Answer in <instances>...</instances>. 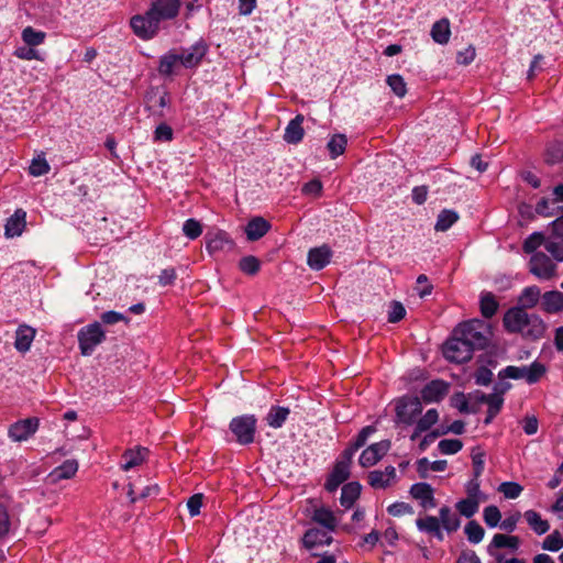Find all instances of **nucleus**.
Listing matches in <instances>:
<instances>
[{
  "mask_svg": "<svg viewBox=\"0 0 563 563\" xmlns=\"http://www.w3.org/2000/svg\"><path fill=\"white\" fill-rule=\"evenodd\" d=\"M454 331L455 335H460L474 350L484 349L488 344L487 325L482 320L473 319L462 322Z\"/></svg>",
  "mask_w": 563,
  "mask_h": 563,
  "instance_id": "obj_1",
  "label": "nucleus"
},
{
  "mask_svg": "<svg viewBox=\"0 0 563 563\" xmlns=\"http://www.w3.org/2000/svg\"><path fill=\"white\" fill-rule=\"evenodd\" d=\"M229 428L239 444L249 445L255 440L257 419L254 415H242L233 418Z\"/></svg>",
  "mask_w": 563,
  "mask_h": 563,
  "instance_id": "obj_2",
  "label": "nucleus"
},
{
  "mask_svg": "<svg viewBox=\"0 0 563 563\" xmlns=\"http://www.w3.org/2000/svg\"><path fill=\"white\" fill-rule=\"evenodd\" d=\"M80 353L89 356L95 349L106 340V332L99 322H92L78 331Z\"/></svg>",
  "mask_w": 563,
  "mask_h": 563,
  "instance_id": "obj_3",
  "label": "nucleus"
},
{
  "mask_svg": "<svg viewBox=\"0 0 563 563\" xmlns=\"http://www.w3.org/2000/svg\"><path fill=\"white\" fill-rule=\"evenodd\" d=\"M474 349L471 347L460 335H455L453 330L452 336L448 339L443 345V356L456 364H462L470 361L473 356Z\"/></svg>",
  "mask_w": 563,
  "mask_h": 563,
  "instance_id": "obj_4",
  "label": "nucleus"
},
{
  "mask_svg": "<svg viewBox=\"0 0 563 563\" xmlns=\"http://www.w3.org/2000/svg\"><path fill=\"white\" fill-rule=\"evenodd\" d=\"M130 25L134 34L145 41L155 37L161 29V23L150 8L144 14L132 16Z\"/></svg>",
  "mask_w": 563,
  "mask_h": 563,
  "instance_id": "obj_5",
  "label": "nucleus"
},
{
  "mask_svg": "<svg viewBox=\"0 0 563 563\" xmlns=\"http://www.w3.org/2000/svg\"><path fill=\"white\" fill-rule=\"evenodd\" d=\"M529 272L540 280H550L556 276V264L544 253L532 254Z\"/></svg>",
  "mask_w": 563,
  "mask_h": 563,
  "instance_id": "obj_6",
  "label": "nucleus"
},
{
  "mask_svg": "<svg viewBox=\"0 0 563 563\" xmlns=\"http://www.w3.org/2000/svg\"><path fill=\"white\" fill-rule=\"evenodd\" d=\"M397 420L404 424H412L422 412L421 400L418 397H404L396 402Z\"/></svg>",
  "mask_w": 563,
  "mask_h": 563,
  "instance_id": "obj_7",
  "label": "nucleus"
},
{
  "mask_svg": "<svg viewBox=\"0 0 563 563\" xmlns=\"http://www.w3.org/2000/svg\"><path fill=\"white\" fill-rule=\"evenodd\" d=\"M205 241L206 250L212 256L230 252L234 247L233 240L222 230L209 231L205 235Z\"/></svg>",
  "mask_w": 563,
  "mask_h": 563,
  "instance_id": "obj_8",
  "label": "nucleus"
},
{
  "mask_svg": "<svg viewBox=\"0 0 563 563\" xmlns=\"http://www.w3.org/2000/svg\"><path fill=\"white\" fill-rule=\"evenodd\" d=\"M391 442L389 440H382L367 446L358 457V464L368 468L376 465L390 450Z\"/></svg>",
  "mask_w": 563,
  "mask_h": 563,
  "instance_id": "obj_9",
  "label": "nucleus"
},
{
  "mask_svg": "<svg viewBox=\"0 0 563 563\" xmlns=\"http://www.w3.org/2000/svg\"><path fill=\"white\" fill-rule=\"evenodd\" d=\"M177 49L181 66L192 69L200 65L208 52V46L205 42L199 41L190 47H180Z\"/></svg>",
  "mask_w": 563,
  "mask_h": 563,
  "instance_id": "obj_10",
  "label": "nucleus"
},
{
  "mask_svg": "<svg viewBox=\"0 0 563 563\" xmlns=\"http://www.w3.org/2000/svg\"><path fill=\"white\" fill-rule=\"evenodd\" d=\"M529 316L525 309L520 307H514L506 311L503 318V323L507 332L519 333L525 338V327L529 321Z\"/></svg>",
  "mask_w": 563,
  "mask_h": 563,
  "instance_id": "obj_11",
  "label": "nucleus"
},
{
  "mask_svg": "<svg viewBox=\"0 0 563 563\" xmlns=\"http://www.w3.org/2000/svg\"><path fill=\"white\" fill-rule=\"evenodd\" d=\"M40 419L36 417L18 420L8 430L9 438L14 442L26 441L38 429Z\"/></svg>",
  "mask_w": 563,
  "mask_h": 563,
  "instance_id": "obj_12",
  "label": "nucleus"
},
{
  "mask_svg": "<svg viewBox=\"0 0 563 563\" xmlns=\"http://www.w3.org/2000/svg\"><path fill=\"white\" fill-rule=\"evenodd\" d=\"M180 7V0H154L150 9L152 13L155 14L158 22L162 23L175 19L179 13Z\"/></svg>",
  "mask_w": 563,
  "mask_h": 563,
  "instance_id": "obj_13",
  "label": "nucleus"
},
{
  "mask_svg": "<svg viewBox=\"0 0 563 563\" xmlns=\"http://www.w3.org/2000/svg\"><path fill=\"white\" fill-rule=\"evenodd\" d=\"M148 455L150 450L145 446L136 445L134 448L126 449L121 455L120 466L123 471L128 472L145 463Z\"/></svg>",
  "mask_w": 563,
  "mask_h": 563,
  "instance_id": "obj_14",
  "label": "nucleus"
},
{
  "mask_svg": "<svg viewBox=\"0 0 563 563\" xmlns=\"http://www.w3.org/2000/svg\"><path fill=\"white\" fill-rule=\"evenodd\" d=\"M449 389V383L442 379H433L421 389V399L426 404L440 402L448 395Z\"/></svg>",
  "mask_w": 563,
  "mask_h": 563,
  "instance_id": "obj_15",
  "label": "nucleus"
},
{
  "mask_svg": "<svg viewBox=\"0 0 563 563\" xmlns=\"http://www.w3.org/2000/svg\"><path fill=\"white\" fill-rule=\"evenodd\" d=\"M397 478L396 468L391 465L384 471L375 470L368 473L367 483L374 489H385L391 486Z\"/></svg>",
  "mask_w": 563,
  "mask_h": 563,
  "instance_id": "obj_16",
  "label": "nucleus"
},
{
  "mask_svg": "<svg viewBox=\"0 0 563 563\" xmlns=\"http://www.w3.org/2000/svg\"><path fill=\"white\" fill-rule=\"evenodd\" d=\"M412 498L419 500L423 509H431L437 506L434 490L428 483H416L410 487Z\"/></svg>",
  "mask_w": 563,
  "mask_h": 563,
  "instance_id": "obj_17",
  "label": "nucleus"
},
{
  "mask_svg": "<svg viewBox=\"0 0 563 563\" xmlns=\"http://www.w3.org/2000/svg\"><path fill=\"white\" fill-rule=\"evenodd\" d=\"M183 67L179 60L178 49L173 48L161 56L157 70L164 77H172L178 74V69Z\"/></svg>",
  "mask_w": 563,
  "mask_h": 563,
  "instance_id": "obj_18",
  "label": "nucleus"
},
{
  "mask_svg": "<svg viewBox=\"0 0 563 563\" xmlns=\"http://www.w3.org/2000/svg\"><path fill=\"white\" fill-rule=\"evenodd\" d=\"M350 466L345 463H339L335 461L332 471L330 472L324 483V488L329 493L335 492L341 484H343L350 477Z\"/></svg>",
  "mask_w": 563,
  "mask_h": 563,
  "instance_id": "obj_19",
  "label": "nucleus"
},
{
  "mask_svg": "<svg viewBox=\"0 0 563 563\" xmlns=\"http://www.w3.org/2000/svg\"><path fill=\"white\" fill-rule=\"evenodd\" d=\"M332 257V250L327 244L313 247L308 252L307 263L310 268L320 271L324 268Z\"/></svg>",
  "mask_w": 563,
  "mask_h": 563,
  "instance_id": "obj_20",
  "label": "nucleus"
},
{
  "mask_svg": "<svg viewBox=\"0 0 563 563\" xmlns=\"http://www.w3.org/2000/svg\"><path fill=\"white\" fill-rule=\"evenodd\" d=\"M26 227V212L23 209H16L14 213L7 219L4 224V235L8 239L20 236Z\"/></svg>",
  "mask_w": 563,
  "mask_h": 563,
  "instance_id": "obj_21",
  "label": "nucleus"
},
{
  "mask_svg": "<svg viewBox=\"0 0 563 563\" xmlns=\"http://www.w3.org/2000/svg\"><path fill=\"white\" fill-rule=\"evenodd\" d=\"M505 390L506 387L499 391L482 396L481 400L487 405V415L484 420L485 424H489L493 421V419L500 412L504 404L503 394L505 393Z\"/></svg>",
  "mask_w": 563,
  "mask_h": 563,
  "instance_id": "obj_22",
  "label": "nucleus"
},
{
  "mask_svg": "<svg viewBox=\"0 0 563 563\" xmlns=\"http://www.w3.org/2000/svg\"><path fill=\"white\" fill-rule=\"evenodd\" d=\"M331 531L311 528L306 531L302 538L303 545L311 550L318 545L330 544L332 542Z\"/></svg>",
  "mask_w": 563,
  "mask_h": 563,
  "instance_id": "obj_23",
  "label": "nucleus"
},
{
  "mask_svg": "<svg viewBox=\"0 0 563 563\" xmlns=\"http://www.w3.org/2000/svg\"><path fill=\"white\" fill-rule=\"evenodd\" d=\"M541 308L550 314L563 311V292L559 290L545 291L541 297Z\"/></svg>",
  "mask_w": 563,
  "mask_h": 563,
  "instance_id": "obj_24",
  "label": "nucleus"
},
{
  "mask_svg": "<svg viewBox=\"0 0 563 563\" xmlns=\"http://www.w3.org/2000/svg\"><path fill=\"white\" fill-rule=\"evenodd\" d=\"M77 471L78 462L76 460H67L48 474V479L52 484H56L59 481L73 478Z\"/></svg>",
  "mask_w": 563,
  "mask_h": 563,
  "instance_id": "obj_25",
  "label": "nucleus"
},
{
  "mask_svg": "<svg viewBox=\"0 0 563 563\" xmlns=\"http://www.w3.org/2000/svg\"><path fill=\"white\" fill-rule=\"evenodd\" d=\"M303 115L297 114L285 129L284 140L289 144H298L302 141L305 130L302 128Z\"/></svg>",
  "mask_w": 563,
  "mask_h": 563,
  "instance_id": "obj_26",
  "label": "nucleus"
},
{
  "mask_svg": "<svg viewBox=\"0 0 563 563\" xmlns=\"http://www.w3.org/2000/svg\"><path fill=\"white\" fill-rule=\"evenodd\" d=\"M271 229V223L262 217L251 219L245 228L247 240L257 241L263 238Z\"/></svg>",
  "mask_w": 563,
  "mask_h": 563,
  "instance_id": "obj_27",
  "label": "nucleus"
},
{
  "mask_svg": "<svg viewBox=\"0 0 563 563\" xmlns=\"http://www.w3.org/2000/svg\"><path fill=\"white\" fill-rule=\"evenodd\" d=\"M35 338V330L29 325H20L15 332L14 347L25 353L30 350L31 344Z\"/></svg>",
  "mask_w": 563,
  "mask_h": 563,
  "instance_id": "obj_28",
  "label": "nucleus"
},
{
  "mask_svg": "<svg viewBox=\"0 0 563 563\" xmlns=\"http://www.w3.org/2000/svg\"><path fill=\"white\" fill-rule=\"evenodd\" d=\"M547 325L544 321L536 313L529 316V321L525 327V339L532 341L539 340L544 335Z\"/></svg>",
  "mask_w": 563,
  "mask_h": 563,
  "instance_id": "obj_29",
  "label": "nucleus"
},
{
  "mask_svg": "<svg viewBox=\"0 0 563 563\" xmlns=\"http://www.w3.org/2000/svg\"><path fill=\"white\" fill-rule=\"evenodd\" d=\"M361 485L357 482H350L343 485L341 490L340 504L345 509H350L361 495Z\"/></svg>",
  "mask_w": 563,
  "mask_h": 563,
  "instance_id": "obj_30",
  "label": "nucleus"
},
{
  "mask_svg": "<svg viewBox=\"0 0 563 563\" xmlns=\"http://www.w3.org/2000/svg\"><path fill=\"white\" fill-rule=\"evenodd\" d=\"M312 520L328 531H334L338 525L333 511L325 507L316 508L312 514Z\"/></svg>",
  "mask_w": 563,
  "mask_h": 563,
  "instance_id": "obj_31",
  "label": "nucleus"
},
{
  "mask_svg": "<svg viewBox=\"0 0 563 563\" xmlns=\"http://www.w3.org/2000/svg\"><path fill=\"white\" fill-rule=\"evenodd\" d=\"M431 37L432 40L441 45H444L449 42L451 36L450 21L448 18H442L439 21L434 22L431 27Z\"/></svg>",
  "mask_w": 563,
  "mask_h": 563,
  "instance_id": "obj_32",
  "label": "nucleus"
},
{
  "mask_svg": "<svg viewBox=\"0 0 563 563\" xmlns=\"http://www.w3.org/2000/svg\"><path fill=\"white\" fill-rule=\"evenodd\" d=\"M523 517L528 523V526L539 536L544 534L550 529V523L548 520L542 519L540 514L536 510H527L523 514Z\"/></svg>",
  "mask_w": 563,
  "mask_h": 563,
  "instance_id": "obj_33",
  "label": "nucleus"
},
{
  "mask_svg": "<svg viewBox=\"0 0 563 563\" xmlns=\"http://www.w3.org/2000/svg\"><path fill=\"white\" fill-rule=\"evenodd\" d=\"M439 515L440 527L442 526L448 532H455L460 528V518L448 506L441 507Z\"/></svg>",
  "mask_w": 563,
  "mask_h": 563,
  "instance_id": "obj_34",
  "label": "nucleus"
},
{
  "mask_svg": "<svg viewBox=\"0 0 563 563\" xmlns=\"http://www.w3.org/2000/svg\"><path fill=\"white\" fill-rule=\"evenodd\" d=\"M290 410L286 407L273 406L265 420L267 424L274 429L280 428L287 420Z\"/></svg>",
  "mask_w": 563,
  "mask_h": 563,
  "instance_id": "obj_35",
  "label": "nucleus"
},
{
  "mask_svg": "<svg viewBox=\"0 0 563 563\" xmlns=\"http://www.w3.org/2000/svg\"><path fill=\"white\" fill-rule=\"evenodd\" d=\"M541 297V290L538 286L533 285L526 287L519 296V303L521 305L520 308H533L534 306H537Z\"/></svg>",
  "mask_w": 563,
  "mask_h": 563,
  "instance_id": "obj_36",
  "label": "nucleus"
},
{
  "mask_svg": "<svg viewBox=\"0 0 563 563\" xmlns=\"http://www.w3.org/2000/svg\"><path fill=\"white\" fill-rule=\"evenodd\" d=\"M459 218L457 212L454 210L444 209L438 216L434 230L438 232H445L459 220Z\"/></svg>",
  "mask_w": 563,
  "mask_h": 563,
  "instance_id": "obj_37",
  "label": "nucleus"
},
{
  "mask_svg": "<svg viewBox=\"0 0 563 563\" xmlns=\"http://www.w3.org/2000/svg\"><path fill=\"white\" fill-rule=\"evenodd\" d=\"M519 544L520 539L517 536L497 533L494 536L488 549L490 550L492 548H509L511 550H517L519 548Z\"/></svg>",
  "mask_w": 563,
  "mask_h": 563,
  "instance_id": "obj_38",
  "label": "nucleus"
},
{
  "mask_svg": "<svg viewBox=\"0 0 563 563\" xmlns=\"http://www.w3.org/2000/svg\"><path fill=\"white\" fill-rule=\"evenodd\" d=\"M498 302L492 292H485L481 297V313L484 318L490 319L498 310Z\"/></svg>",
  "mask_w": 563,
  "mask_h": 563,
  "instance_id": "obj_39",
  "label": "nucleus"
},
{
  "mask_svg": "<svg viewBox=\"0 0 563 563\" xmlns=\"http://www.w3.org/2000/svg\"><path fill=\"white\" fill-rule=\"evenodd\" d=\"M21 36L27 46L35 47L44 43L46 33L37 31L32 26H26L23 29Z\"/></svg>",
  "mask_w": 563,
  "mask_h": 563,
  "instance_id": "obj_40",
  "label": "nucleus"
},
{
  "mask_svg": "<svg viewBox=\"0 0 563 563\" xmlns=\"http://www.w3.org/2000/svg\"><path fill=\"white\" fill-rule=\"evenodd\" d=\"M417 527L421 531L432 533V534L437 536L440 540L442 539L440 521H439V518H437V517L427 516L424 518H420L417 520Z\"/></svg>",
  "mask_w": 563,
  "mask_h": 563,
  "instance_id": "obj_41",
  "label": "nucleus"
},
{
  "mask_svg": "<svg viewBox=\"0 0 563 563\" xmlns=\"http://www.w3.org/2000/svg\"><path fill=\"white\" fill-rule=\"evenodd\" d=\"M481 503L479 500L465 497L455 504V508L461 516L471 518L478 511Z\"/></svg>",
  "mask_w": 563,
  "mask_h": 563,
  "instance_id": "obj_42",
  "label": "nucleus"
},
{
  "mask_svg": "<svg viewBox=\"0 0 563 563\" xmlns=\"http://www.w3.org/2000/svg\"><path fill=\"white\" fill-rule=\"evenodd\" d=\"M347 140L343 134H335L328 142V150L330 152L331 158H336L342 155L345 151Z\"/></svg>",
  "mask_w": 563,
  "mask_h": 563,
  "instance_id": "obj_43",
  "label": "nucleus"
},
{
  "mask_svg": "<svg viewBox=\"0 0 563 563\" xmlns=\"http://www.w3.org/2000/svg\"><path fill=\"white\" fill-rule=\"evenodd\" d=\"M544 161L548 164H558L563 161V143L553 142L548 145L544 153Z\"/></svg>",
  "mask_w": 563,
  "mask_h": 563,
  "instance_id": "obj_44",
  "label": "nucleus"
},
{
  "mask_svg": "<svg viewBox=\"0 0 563 563\" xmlns=\"http://www.w3.org/2000/svg\"><path fill=\"white\" fill-rule=\"evenodd\" d=\"M239 268L246 275L254 276L261 269V262L253 255L244 256L239 262Z\"/></svg>",
  "mask_w": 563,
  "mask_h": 563,
  "instance_id": "obj_45",
  "label": "nucleus"
},
{
  "mask_svg": "<svg viewBox=\"0 0 563 563\" xmlns=\"http://www.w3.org/2000/svg\"><path fill=\"white\" fill-rule=\"evenodd\" d=\"M545 366L534 361L530 366H526V382L530 385L538 383L545 374Z\"/></svg>",
  "mask_w": 563,
  "mask_h": 563,
  "instance_id": "obj_46",
  "label": "nucleus"
},
{
  "mask_svg": "<svg viewBox=\"0 0 563 563\" xmlns=\"http://www.w3.org/2000/svg\"><path fill=\"white\" fill-rule=\"evenodd\" d=\"M464 532L467 540L474 544L479 543L485 534L483 527L475 520H471L466 523Z\"/></svg>",
  "mask_w": 563,
  "mask_h": 563,
  "instance_id": "obj_47",
  "label": "nucleus"
},
{
  "mask_svg": "<svg viewBox=\"0 0 563 563\" xmlns=\"http://www.w3.org/2000/svg\"><path fill=\"white\" fill-rule=\"evenodd\" d=\"M547 240L544 239V235L541 232H534L530 234L522 244V250L527 254H534L536 251L541 246L544 245Z\"/></svg>",
  "mask_w": 563,
  "mask_h": 563,
  "instance_id": "obj_48",
  "label": "nucleus"
},
{
  "mask_svg": "<svg viewBox=\"0 0 563 563\" xmlns=\"http://www.w3.org/2000/svg\"><path fill=\"white\" fill-rule=\"evenodd\" d=\"M465 493L466 497L479 500L482 503L487 500V495H485L481 489V481L479 478L472 477L465 484Z\"/></svg>",
  "mask_w": 563,
  "mask_h": 563,
  "instance_id": "obj_49",
  "label": "nucleus"
},
{
  "mask_svg": "<svg viewBox=\"0 0 563 563\" xmlns=\"http://www.w3.org/2000/svg\"><path fill=\"white\" fill-rule=\"evenodd\" d=\"M386 82L397 97L402 98L407 93L406 82L400 75H389L386 79Z\"/></svg>",
  "mask_w": 563,
  "mask_h": 563,
  "instance_id": "obj_50",
  "label": "nucleus"
},
{
  "mask_svg": "<svg viewBox=\"0 0 563 563\" xmlns=\"http://www.w3.org/2000/svg\"><path fill=\"white\" fill-rule=\"evenodd\" d=\"M183 232L188 239L196 240L202 234V225L196 219H187L184 222Z\"/></svg>",
  "mask_w": 563,
  "mask_h": 563,
  "instance_id": "obj_51",
  "label": "nucleus"
},
{
  "mask_svg": "<svg viewBox=\"0 0 563 563\" xmlns=\"http://www.w3.org/2000/svg\"><path fill=\"white\" fill-rule=\"evenodd\" d=\"M563 548V539L561 533L555 530L551 534L547 536L542 542V549L556 552Z\"/></svg>",
  "mask_w": 563,
  "mask_h": 563,
  "instance_id": "obj_52",
  "label": "nucleus"
},
{
  "mask_svg": "<svg viewBox=\"0 0 563 563\" xmlns=\"http://www.w3.org/2000/svg\"><path fill=\"white\" fill-rule=\"evenodd\" d=\"M463 448V442L459 439H444L438 444V449L442 454H455Z\"/></svg>",
  "mask_w": 563,
  "mask_h": 563,
  "instance_id": "obj_53",
  "label": "nucleus"
},
{
  "mask_svg": "<svg viewBox=\"0 0 563 563\" xmlns=\"http://www.w3.org/2000/svg\"><path fill=\"white\" fill-rule=\"evenodd\" d=\"M498 490L508 499H515L520 496L523 490L522 486L515 482H504L499 485Z\"/></svg>",
  "mask_w": 563,
  "mask_h": 563,
  "instance_id": "obj_54",
  "label": "nucleus"
},
{
  "mask_svg": "<svg viewBox=\"0 0 563 563\" xmlns=\"http://www.w3.org/2000/svg\"><path fill=\"white\" fill-rule=\"evenodd\" d=\"M49 169V164L44 157H36L33 158V161L31 162V165L29 167V174L34 177H38L47 174Z\"/></svg>",
  "mask_w": 563,
  "mask_h": 563,
  "instance_id": "obj_55",
  "label": "nucleus"
},
{
  "mask_svg": "<svg viewBox=\"0 0 563 563\" xmlns=\"http://www.w3.org/2000/svg\"><path fill=\"white\" fill-rule=\"evenodd\" d=\"M483 517L485 523L488 527L494 528L499 523L501 514L497 506L490 505L484 508Z\"/></svg>",
  "mask_w": 563,
  "mask_h": 563,
  "instance_id": "obj_56",
  "label": "nucleus"
},
{
  "mask_svg": "<svg viewBox=\"0 0 563 563\" xmlns=\"http://www.w3.org/2000/svg\"><path fill=\"white\" fill-rule=\"evenodd\" d=\"M439 420V413L437 409H429L420 419L417 420V424L420 430L428 431Z\"/></svg>",
  "mask_w": 563,
  "mask_h": 563,
  "instance_id": "obj_57",
  "label": "nucleus"
},
{
  "mask_svg": "<svg viewBox=\"0 0 563 563\" xmlns=\"http://www.w3.org/2000/svg\"><path fill=\"white\" fill-rule=\"evenodd\" d=\"M376 431H377V429L374 424L366 426L361 429V431L357 433L355 439L353 441H351V443L354 445V448L360 450L361 448H363L366 444L367 439L372 434H374Z\"/></svg>",
  "mask_w": 563,
  "mask_h": 563,
  "instance_id": "obj_58",
  "label": "nucleus"
},
{
  "mask_svg": "<svg viewBox=\"0 0 563 563\" xmlns=\"http://www.w3.org/2000/svg\"><path fill=\"white\" fill-rule=\"evenodd\" d=\"M544 247L555 261L563 262V239L547 240Z\"/></svg>",
  "mask_w": 563,
  "mask_h": 563,
  "instance_id": "obj_59",
  "label": "nucleus"
},
{
  "mask_svg": "<svg viewBox=\"0 0 563 563\" xmlns=\"http://www.w3.org/2000/svg\"><path fill=\"white\" fill-rule=\"evenodd\" d=\"M501 378L525 379L526 380V366L509 365L499 372Z\"/></svg>",
  "mask_w": 563,
  "mask_h": 563,
  "instance_id": "obj_60",
  "label": "nucleus"
},
{
  "mask_svg": "<svg viewBox=\"0 0 563 563\" xmlns=\"http://www.w3.org/2000/svg\"><path fill=\"white\" fill-rule=\"evenodd\" d=\"M173 129L166 123H161L156 126L154 131L155 142H170L173 140Z\"/></svg>",
  "mask_w": 563,
  "mask_h": 563,
  "instance_id": "obj_61",
  "label": "nucleus"
},
{
  "mask_svg": "<svg viewBox=\"0 0 563 563\" xmlns=\"http://www.w3.org/2000/svg\"><path fill=\"white\" fill-rule=\"evenodd\" d=\"M484 452H474L472 453V466H473V477L479 478L484 472L485 461Z\"/></svg>",
  "mask_w": 563,
  "mask_h": 563,
  "instance_id": "obj_62",
  "label": "nucleus"
},
{
  "mask_svg": "<svg viewBox=\"0 0 563 563\" xmlns=\"http://www.w3.org/2000/svg\"><path fill=\"white\" fill-rule=\"evenodd\" d=\"M406 316V309L399 301H393L388 312V321L391 323L399 322Z\"/></svg>",
  "mask_w": 563,
  "mask_h": 563,
  "instance_id": "obj_63",
  "label": "nucleus"
},
{
  "mask_svg": "<svg viewBox=\"0 0 563 563\" xmlns=\"http://www.w3.org/2000/svg\"><path fill=\"white\" fill-rule=\"evenodd\" d=\"M476 57V51L475 47L470 45L463 51L457 52L456 54V63L459 65H470Z\"/></svg>",
  "mask_w": 563,
  "mask_h": 563,
  "instance_id": "obj_64",
  "label": "nucleus"
}]
</instances>
